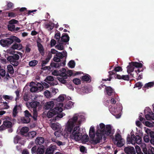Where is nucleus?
<instances>
[{
    "instance_id": "b1692460",
    "label": "nucleus",
    "mask_w": 154,
    "mask_h": 154,
    "mask_svg": "<svg viewBox=\"0 0 154 154\" xmlns=\"http://www.w3.org/2000/svg\"><path fill=\"white\" fill-rule=\"evenodd\" d=\"M44 142V139L42 137H38L35 140V143L37 145H41Z\"/></svg>"
},
{
    "instance_id": "603ef678",
    "label": "nucleus",
    "mask_w": 154,
    "mask_h": 154,
    "mask_svg": "<svg viewBox=\"0 0 154 154\" xmlns=\"http://www.w3.org/2000/svg\"><path fill=\"white\" fill-rule=\"evenodd\" d=\"M44 95L48 98H49L51 97L50 92L46 90L44 92Z\"/></svg>"
},
{
    "instance_id": "c756f323",
    "label": "nucleus",
    "mask_w": 154,
    "mask_h": 154,
    "mask_svg": "<svg viewBox=\"0 0 154 154\" xmlns=\"http://www.w3.org/2000/svg\"><path fill=\"white\" fill-rule=\"evenodd\" d=\"M29 131V128L26 127H23L20 130L21 134L24 135L25 134H27Z\"/></svg>"
},
{
    "instance_id": "2eb2a0df",
    "label": "nucleus",
    "mask_w": 154,
    "mask_h": 154,
    "mask_svg": "<svg viewBox=\"0 0 154 154\" xmlns=\"http://www.w3.org/2000/svg\"><path fill=\"white\" fill-rule=\"evenodd\" d=\"M105 90L107 95L111 96L115 95V93L112 88L110 86H106Z\"/></svg>"
},
{
    "instance_id": "f03ea898",
    "label": "nucleus",
    "mask_w": 154,
    "mask_h": 154,
    "mask_svg": "<svg viewBox=\"0 0 154 154\" xmlns=\"http://www.w3.org/2000/svg\"><path fill=\"white\" fill-rule=\"evenodd\" d=\"M20 40L17 37L12 35L10 38L2 39L0 40V44L4 47H9L14 42L20 43Z\"/></svg>"
},
{
    "instance_id": "bf43d9fd",
    "label": "nucleus",
    "mask_w": 154,
    "mask_h": 154,
    "mask_svg": "<svg viewBox=\"0 0 154 154\" xmlns=\"http://www.w3.org/2000/svg\"><path fill=\"white\" fill-rule=\"evenodd\" d=\"M31 45L30 44L26 45L25 47V51L26 52L29 53L30 52L31 49L30 48Z\"/></svg>"
},
{
    "instance_id": "f704fd0d",
    "label": "nucleus",
    "mask_w": 154,
    "mask_h": 154,
    "mask_svg": "<svg viewBox=\"0 0 154 154\" xmlns=\"http://www.w3.org/2000/svg\"><path fill=\"white\" fill-rule=\"evenodd\" d=\"M131 63L134 67L137 68H141L143 66V64L141 63L138 62H131Z\"/></svg>"
},
{
    "instance_id": "8fccbe9b",
    "label": "nucleus",
    "mask_w": 154,
    "mask_h": 154,
    "mask_svg": "<svg viewBox=\"0 0 154 154\" xmlns=\"http://www.w3.org/2000/svg\"><path fill=\"white\" fill-rule=\"evenodd\" d=\"M38 63V61L36 60L31 61L29 62V64L30 66H34L36 65Z\"/></svg>"
},
{
    "instance_id": "7ed1b4c3",
    "label": "nucleus",
    "mask_w": 154,
    "mask_h": 154,
    "mask_svg": "<svg viewBox=\"0 0 154 154\" xmlns=\"http://www.w3.org/2000/svg\"><path fill=\"white\" fill-rule=\"evenodd\" d=\"M105 128V126L103 123H101L99 124V127L97 128L96 133L97 136L96 140L93 141L94 144L99 143L102 140L103 136L104 135V132Z\"/></svg>"
},
{
    "instance_id": "de8ad7c7",
    "label": "nucleus",
    "mask_w": 154,
    "mask_h": 154,
    "mask_svg": "<svg viewBox=\"0 0 154 154\" xmlns=\"http://www.w3.org/2000/svg\"><path fill=\"white\" fill-rule=\"evenodd\" d=\"M123 140L122 139L118 140L116 142V145L118 147H121L124 145V143H123Z\"/></svg>"
},
{
    "instance_id": "4c0bfd02",
    "label": "nucleus",
    "mask_w": 154,
    "mask_h": 154,
    "mask_svg": "<svg viewBox=\"0 0 154 154\" xmlns=\"http://www.w3.org/2000/svg\"><path fill=\"white\" fill-rule=\"evenodd\" d=\"M74 103L71 101H69L65 105V107L67 109L71 108L73 105Z\"/></svg>"
},
{
    "instance_id": "aec40b11",
    "label": "nucleus",
    "mask_w": 154,
    "mask_h": 154,
    "mask_svg": "<svg viewBox=\"0 0 154 154\" xmlns=\"http://www.w3.org/2000/svg\"><path fill=\"white\" fill-rule=\"evenodd\" d=\"M143 151L145 154H154V148L149 149L148 150L146 147L143 148Z\"/></svg>"
},
{
    "instance_id": "bb28decb",
    "label": "nucleus",
    "mask_w": 154,
    "mask_h": 154,
    "mask_svg": "<svg viewBox=\"0 0 154 154\" xmlns=\"http://www.w3.org/2000/svg\"><path fill=\"white\" fill-rule=\"evenodd\" d=\"M45 151V147L43 146H41L37 149V154H42Z\"/></svg>"
},
{
    "instance_id": "052dcab7",
    "label": "nucleus",
    "mask_w": 154,
    "mask_h": 154,
    "mask_svg": "<svg viewBox=\"0 0 154 154\" xmlns=\"http://www.w3.org/2000/svg\"><path fill=\"white\" fill-rule=\"evenodd\" d=\"M31 152L32 154H37V149L36 146L33 147L31 149Z\"/></svg>"
},
{
    "instance_id": "f257e3e1",
    "label": "nucleus",
    "mask_w": 154,
    "mask_h": 154,
    "mask_svg": "<svg viewBox=\"0 0 154 154\" xmlns=\"http://www.w3.org/2000/svg\"><path fill=\"white\" fill-rule=\"evenodd\" d=\"M80 116L81 118L84 117L82 116H79L78 114H74L72 118L69 120L66 128L67 132L70 133L72 132L70 135L71 137L76 141L80 140L82 136V133L79 132V127L82 120L79 118Z\"/></svg>"
},
{
    "instance_id": "4be33fe9",
    "label": "nucleus",
    "mask_w": 154,
    "mask_h": 154,
    "mask_svg": "<svg viewBox=\"0 0 154 154\" xmlns=\"http://www.w3.org/2000/svg\"><path fill=\"white\" fill-rule=\"evenodd\" d=\"M154 86V82H149L146 83L143 88V90L145 91L146 88L148 89Z\"/></svg>"
},
{
    "instance_id": "09e8293b",
    "label": "nucleus",
    "mask_w": 154,
    "mask_h": 154,
    "mask_svg": "<svg viewBox=\"0 0 154 154\" xmlns=\"http://www.w3.org/2000/svg\"><path fill=\"white\" fill-rule=\"evenodd\" d=\"M21 140V138L19 136L17 135L14 138V142L15 143L17 144L18 143L19 141Z\"/></svg>"
},
{
    "instance_id": "e2e57ef3",
    "label": "nucleus",
    "mask_w": 154,
    "mask_h": 154,
    "mask_svg": "<svg viewBox=\"0 0 154 154\" xmlns=\"http://www.w3.org/2000/svg\"><path fill=\"white\" fill-rule=\"evenodd\" d=\"M38 50L41 55L43 56L45 54V51L43 47L38 48Z\"/></svg>"
},
{
    "instance_id": "cd10ccee",
    "label": "nucleus",
    "mask_w": 154,
    "mask_h": 154,
    "mask_svg": "<svg viewBox=\"0 0 154 154\" xmlns=\"http://www.w3.org/2000/svg\"><path fill=\"white\" fill-rule=\"evenodd\" d=\"M40 103L37 101L32 102L30 103V106L33 109H36L37 106L39 105Z\"/></svg>"
},
{
    "instance_id": "2f4dec72",
    "label": "nucleus",
    "mask_w": 154,
    "mask_h": 154,
    "mask_svg": "<svg viewBox=\"0 0 154 154\" xmlns=\"http://www.w3.org/2000/svg\"><path fill=\"white\" fill-rule=\"evenodd\" d=\"M141 137L138 135H137L135 136V140L134 143H136L138 144H140L141 143Z\"/></svg>"
},
{
    "instance_id": "c85d7f7f",
    "label": "nucleus",
    "mask_w": 154,
    "mask_h": 154,
    "mask_svg": "<svg viewBox=\"0 0 154 154\" xmlns=\"http://www.w3.org/2000/svg\"><path fill=\"white\" fill-rule=\"evenodd\" d=\"M18 107H20V106L16 105L14 107L13 109L12 112V116L14 117H15L18 113V112L17 111V108Z\"/></svg>"
},
{
    "instance_id": "e433bc0d",
    "label": "nucleus",
    "mask_w": 154,
    "mask_h": 154,
    "mask_svg": "<svg viewBox=\"0 0 154 154\" xmlns=\"http://www.w3.org/2000/svg\"><path fill=\"white\" fill-rule=\"evenodd\" d=\"M8 70V73L13 74L14 73V70L13 66L11 65H9L7 66Z\"/></svg>"
},
{
    "instance_id": "0e129e2a",
    "label": "nucleus",
    "mask_w": 154,
    "mask_h": 154,
    "mask_svg": "<svg viewBox=\"0 0 154 154\" xmlns=\"http://www.w3.org/2000/svg\"><path fill=\"white\" fill-rule=\"evenodd\" d=\"M41 69L44 70H48L50 71L51 69V67L50 66H43V67H42Z\"/></svg>"
},
{
    "instance_id": "dca6fc26",
    "label": "nucleus",
    "mask_w": 154,
    "mask_h": 154,
    "mask_svg": "<svg viewBox=\"0 0 154 154\" xmlns=\"http://www.w3.org/2000/svg\"><path fill=\"white\" fill-rule=\"evenodd\" d=\"M122 69L121 67L120 66H118L115 67L114 69L112 71H110L109 72V73L110 75H115L117 74L116 72H119L120 71H122Z\"/></svg>"
},
{
    "instance_id": "20e7f679",
    "label": "nucleus",
    "mask_w": 154,
    "mask_h": 154,
    "mask_svg": "<svg viewBox=\"0 0 154 154\" xmlns=\"http://www.w3.org/2000/svg\"><path fill=\"white\" fill-rule=\"evenodd\" d=\"M20 57L17 54H14L12 56H10L7 58V60L9 61L10 63L14 66H17L19 64L17 61L19 59Z\"/></svg>"
},
{
    "instance_id": "49530a36",
    "label": "nucleus",
    "mask_w": 154,
    "mask_h": 154,
    "mask_svg": "<svg viewBox=\"0 0 154 154\" xmlns=\"http://www.w3.org/2000/svg\"><path fill=\"white\" fill-rule=\"evenodd\" d=\"M82 80L84 81L85 82H88L90 80H91L90 79V76L89 75H84L82 77ZM91 80H90V81Z\"/></svg>"
},
{
    "instance_id": "864d4df0",
    "label": "nucleus",
    "mask_w": 154,
    "mask_h": 154,
    "mask_svg": "<svg viewBox=\"0 0 154 154\" xmlns=\"http://www.w3.org/2000/svg\"><path fill=\"white\" fill-rule=\"evenodd\" d=\"M51 127L54 130H57L59 128V125L55 123H52L51 125Z\"/></svg>"
},
{
    "instance_id": "39448f33",
    "label": "nucleus",
    "mask_w": 154,
    "mask_h": 154,
    "mask_svg": "<svg viewBox=\"0 0 154 154\" xmlns=\"http://www.w3.org/2000/svg\"><path fill=\"white\" fill-rule=\"evenodd\" d=\"M24 117L21 118V122L23 123H28L30 121V117H32V116L28 110H26L24 112Z\"/></svg>"
},
{
    "instance_id": "680f3d73",
    "label": "nucleus",
    "mask_w": 154,
    "mask_h": 154,
    "mask_svg": "<svg viewBox=\"0 0 154 154\" xmlns=\"http://www.w3.org/2000/svg\"><path fill=\"white\" fill-rule=\"evenodd\" d=\"M143 85L142 83L140 82H137L135 84V87L138 88L139 89H140Z\"/></svg>"
},
{
    "instance_id": "c03bdc74",
    "label": "nucleus",
    "mask_w": 154,
    "mask_h": 154,
    "mask_svg": "<svg viewBox=\"0 0 154 154\" xmlns=\"http://www.w3.org/2000/svg\"><path fill=\"white\" fill-rule=\"evenodd\" d=\"M122 138L121 135L119 134H117L115 136V138L114 140L115 143H116L117 141L122 140Z\"/></svg>"
},
{
    "instance_id": "4d7b16f0",
    "label": "nucleus",
    "mask_w": 154,
    "mask_h": 154,
    "mask_svg": "<svg viewBox=\"0 0 154 154\" xmlns=\"http://www.w3.org/2000/svg\"><path fill=\"white\" fill-rule=\"evenodd\" d=\"M114 95V97H112V98L110 100L111 103L113 104H115L116 103V100L117 99L116 96V95L115 94Z\"/></svg>"
},
{
    "instance_id": "393cba45",
    "label": "nucleus",
    "mask_w": 154,
    "mask_h": 154,
    "mask_svg": "<svg viewBox=\"0 0 154 154\" xmlns=\"http://www.w3.org/2000/svg\"><path fill=\"white\" fill-rule=\"evenodd\" d=\"M45 27L49 31H51L54 28V24L52 22H50L45 24Z\"/></svg>"
},
{
    "instance_id": "0eeeda50",
    "label": "nucleus",
    "mask_w": 154,
    "mask_h": 154,
    "mask_svg": "<svg viewBox=\"0 0 154 154\" xmlns=\"http://www.w3.org/2000/svg\"><path fill=\"white\" fill-rule=\"evenodd\" d=\"M57 57H54L53 60L56 62H59L61 59H63L67 56V53L66 51H63V53L58 52L56 54Z\"/></svg>"
},
{
    "instance_id": "412c9836",
    "label": "nucleus",
    "mask_w": 154,
    "mask_h": 154,
    "mask_svg": "<svg viewBox=\"0 0 154 154\" xmlns=\"http://www.w3.org/2000/svg\"><path fill=\"white\" fill-rule=\"evenodd\" d=\"M135 137L134 134H132L131 133V137H130V135H128L127 137V140L130 143L133 144V143H134L135 140Z\"/></svg>"
},
{
    "instance_id": "a19ab883",
    "label": "nucleus",
    "mask_w": 154,
    "mask_h": 154,
    "mask_svg": "<svg viewBox=\"0 0 154 154\" xmlns=\"http://www.w3.org/2000/svg\"><path fill=\"white\" fill-rule=\"evenodd\" d=\"M69 67L71 68H74L75 66V63L73 60H70L68 64Z\"/></svg>"
},
{
    "instance_id": "338daca9",
    "label": "nucleus",
    "mask_w": 154,
    "mask_h": 154,
    "mask_svg": "<svg viewBox=\"0 0 154 154\" xmlns=\"http://www.w3.org/2000/svg\"><path fill=\"white\" fill-rule=\"evenodd\" d=\"M5 71L3 69H0V75L2 77H4L5 75Z\"/></svg>"
},
{
    "instance_id": "473e14b6",
    "label": "nucleus",
    "mask_w": 154,
    "mask_h": 154,
    "mask_svg": "<svg viewBox=\"0 0 154 154\" xmlns=\"http://www.w3.org/2000/svg\"><path fill=\"white\" fill-rule=\"evenodd\" d=\"M63 78L58 77L57 79L61 83L63 84H65L66 83V81L65 79L67 78V76L66 75L63 76Z\"/></svg>"
},
{
    "instance_id": "5fc2aeb1",
    "label": "nucleus",
    "mask_w": 154,
    "mask_h": 154,
    "mask_svg": "<svg viewBox=\"0 0 154 154\" xmlns=\"http://www.w3.org/2000/svg\"><path fill=\"white\" fill-rule=\"evenodd\" d=\"M55 48L56 49L60 50H62L64 49L63 46L62 45V44H59L57 45H56Z\"/></svg>"
},
{
    "instance_id": "a878e982",
    "label": "nucleus",
    "mask_w": 154,
    "mask_h": 154,
    "mask_svg": "<svg viewBox=\"0 0 154 154\" xmlns=\"http://www.w3.org/2000/svg\"><path fill=\"white\" fill-rule=\"evenodd\" d=\"M95 133H90L89 132V137L91 138V139L90 140V142L92 144L95 145L96 144H94V143L93 142V141L94 140H96L97 139V136L94 139V138L95 136Z\"/></svg>"
},
{
    "instance_id": "f8f14e48",
    "label": "nucleus",
    "mask_w": 154,
    "mask_h": 154,
    "mask_svg": "<svg viewBox=\"0 0 154 154\" xmlns=\"http://www.w3.org/2000/svg\"><path fill=\"white\" fill-rule=\"evenodd\" d=\"M147 109L149 111L147 112L148 113L145 115V117L147 120H150L151 119L154 120V113L151 111V109L149 108H148Z\"/></svg>"
},
{
    "instance_id": "ea45409f",
    "label": "nucleus",
    "mask_w": 154,
    "mask_h": 154,
    "mask_svg": "<svg viewBox=\"0 0 154 154\" xmlns=\"http://www.w3.org/2000/svg\"><path fill=\"white\" fill-rule=\"evenodd\" d=\"M3 97V98L6 100H10L11 101L14 100V97L12 96L4 95Z\"/></svg>"
},
{
    "instance_id": "6e6552de",
    "label": "nucleus",
    "mask_w": 154,
    "mask_h": 154,
    "mask_svg": "<svg viewBox=\"0 0 154 154\" xmlns=\"http://www.w3.org/2000/svg\"><path fill=\"white\" fill-rule=\"evenodd\" d=\"M55 109L57 110V116L55 118V120H59L60 119L62 118L65 114L64 113L62 112L63 109L60 107H55Z\"/></svg>"
},
{
    "instance_id": "13d9d810",
    "label": "nucleus",
    "mask_w": 154,
    "mask_h": 154,
    "mask_svg": "<svg viewBox=\"0 0 154 154\" xmlns=\"http://www.w3.org/2000/svg\"><path fill=\"white\" fill-rule=\"evenodd\" d=\"M73 83L76 85L80 84L81 83V81L78 78L74 79L73 80Z\"/></svg>"
},
{
    "instance_id": "6ab92c4d",
    "label": "nucleus",
    "mask_w": 154,
    "mask_h": 154,
    "mask_svg": "<svg viewBox=\"0 0 154 154\" xmlns=\"http://www.w3.org/2000/svg\"><path fill=\"white\" fill-rule=\"evenodd\" d=\"M11 46V48L13 50L17 49L18 50H21L23 48L22 45L19 43L17 44L16 42Z\"/></svg>"
},
{
    "instance_id": "f3484780",
    "label": "nucleus",
    "mask_w": 154,
    "mask_h": 154,
    "mask_svg": "<svg viewBox=\"0 0 154 154\" xmlns=\"http://www.w3.org/2000/svg\"><path fill=\"white\" fill-rule=\"evenodd\" d=\"M57 113V110L55 109V108L54 109L50 110V111L47 112V116L48 118H51L56 115Z\"/></svg>"
},
{
    "instance_id": "a18cd8bd",
    "label": "nucleus",
    "mask_w": 154,
    "mask_h": 154,
    "mask_svg": "<svg viewBox=\"0 0 154 154\" xmlns=\"http://www.w3.org/2000/svg\"><path fill=\"white\" fill-rule=\"evenodd\" d=\"M6 14H8V17H15L18 14L17 13H14L13 12H6Z\"/></svg>"
},
{
    "instance_id": "4468645a",
    "label": "nucleus",
    "mask_w": 154,
    "mask_h": 154,
    "mask_svg": "<svg viewBox=\"0 0 154 154\" xmlns=\"http://www.w3.org/2000/svg\"><path fill=\"white\" fill-rule=\"evenodd\" d=\"M114 78L119 79H123L125 81H128L129 80V77L128 75H121L119 74H116L114 75Z\"/></svg>"
},
{
    "instance_id": "423d86ee",
    "label": "nucleus",
    "mask_w": 154,
    "mask_h": 154,
    "mask_svg": "<svg viewBox=\"0 0 154 154\" xmlns=\"http://www.w3.org/2000/svg\"><path fill=\"white\" fill-rule=\"evenodd\" d=\"M8 24L7 25L8 30L11 32L14 31L15 28V24L17 25L19 24V21L14 19H12L8 21Z\"/></svg>"
},
{
    "instance_id": "6e6d98bb",
    "label": "nucleus",
    "mask_w": 154,
    "mask_h": 154,
    "mask_svg": "<svg viewBox=\"0 0 154 154\" xmlns=\"http://www.w3.org/2000/svg\"><path fill=\"white\" fill-rule=\"evenodd\" d=\"M20 91L17 89L16 91H15V93L16 97L15 99V100L17 101V100H19L20 99Z\"/></svg>"
},
{
    "instance_id": "79ce46f5",
    "label": "nucleus",
    "mask_w": 154,
    "mask_h": 154,
    "mask_svg": "<svg viewBox=\"0 0 154 154\" xmlns=\"http://www.w3.org/2000/svg\"><path fill=\"white\" fill-rule=\"evenodd\" d=\"M81 139H82V142H88L89 140V137L88 135H83L82 136Z\"/></svg>"
},
{
    "instance_id": "58836bf2",
    "label": "nucleus",
    "mask_w": 154,
    "mask_h": 154,
    "mask_svg": "<svg viewBox=\"0 0 154 154\" xmlns=\"http://www.w3.org/2000/svg\"><path fill=\"white\" fill-rule=\"evenodd\" d=\"M38 116V113L36 109H33V116L32 117L33 118V119L35 121H36L37 119V117Z\"/></svg>"
},
{
    "instance_id": "9d476101",
    "label": "nucleus",
    "mask_w": 154,
    "mask_h": 154,
    "mask_svg": "<svg viewBox=\"0 0 154 154\" xmlns=\"http://www.w3.org/2000/svg\"><path fill=\"white\" fill-rule=\"evenodd\" d=\"M113 133L112 131V127L110 125H106L105 131L104 132V135L106 136H111L113 135Z\"/></svg>"
},
{
    "instance_id": "1a4fd4ad",
    "label": "nucleus",
    "mask_w": 154,
    "mask_h": 154,
    "mask_svg": "<svg viewBox=\"0 0 154 154\" xmlns=\"http://www.w3.org/2000/svg\"><path fill=\"white\" fill-rule=\"evenodd\" d=\"M12 126V123L11 122L4 120L2 125L0 126V131L4 130L7 128H11Z\"/></svg>"
},
{
    "instance_id": "72a5a7b5",
    "label": "nucleus",
    "mask_w": 154,
    "mask_h": 154,
    "mask_svg": "<svg viewBox=\"0 0 154 154\" xmlns=\"http://www.w3.org/2000/svg\"><path fill=\"white\" fill-rule=\"evenodd\" d=\"M36 132L35 131H32L29 132L28 135L29 139H32L34 138L36 135Z\"/></svg>"
},
{
    "instance_id": "c9c22d12",
    "label": "nucleus",
    "mask_w": 154,
    "mask_h": 154,
    "mask_svg": "<svg viewBox=\"0 0 154 154\" xmlns=\"http://www.w3.org/2000/svg\"><path fill=\"white\" fill-rule=\"evenodd\" d=\"M61 37L60 32L59 31L55 34L54 36V38L57 40L58 43L60 42Z\"/></svg>"
},
{
    "instance_id": "69168bd1",
    "label": "nucleus",
    "mask_w": 154,
    "mask_h": 154,
    "mask_svg": "<svg viewBox=\"0 0 154 154\" xmlns=\"http://www.w3.org/2000/svg\"><path fill=\"white\" fill-rule=\"evenodd\" d=\"M49 61V59H47L46 58L45 60H43L42 61V63L41 64L42 67H43V66H45V64H46Z\"/></svg>"
},
{
    "instance_id": "9b49d317",
    "label": "nucleus",
    "mask_w": 154,
    "mask_h": 154,
    "mask_svg": "<svg viewBox=\"0 0 154 154\" xmlns=\"http://www.w3.org/2000/svg\"><path fill=\"white\" fill-rule=\"evenodd\" d=\"M69 37L67 33H63L61 37V40L60 42H59V44H63V42H69Z\"/></svg>"
},
{
    "instance_id": "37998d69",
    "label": "nucleus",
    "mask_w": 154,
    "mask_h": 154,
    "mask_svg": "<svg viewBox=\"0 0 154 154\" xmlns=\"http://www.w3.org/2000/svg\"><path fill=\"white\" fill-rule=\"evenodd\" d=\"M61 64L56 63L54 62H52L50 64L51 67L58 68L60 66Z\"/></svg>"
},
{
    "instance_id": "a211bd4d",
    "label": "nucleus",
    "mask_w": 154,
    "mask_h": 154,
    "mask_svg": "<svg viewBox=\"0 0 154 154\" xmlns=\"http://www.w3.org/2000/svg\"><path fill=\"white\" fill-rule=\"evenodd\" d=\"M54 105V102L53 101H50L47 102L45 105V108L46 109L51 110Z\"/></svg>"
},
{
    "instance_id": "ddd939ff",
    "label": "nucleus",
    "mask_w": 154,
    "mask_h": 154,
    "mask_svg": "<svg viewBox=\"0 0 154 154\" xmlns=\"http://www.w3.org/2000/svg\"><path fill=\"white\" fill-rule=\"evenodd\" d=\"M125 152L127 154H135V149L134 147L127 146L124 148Z\"/></svg>"
},
{
    "instance_id": "7c9ffc66",
    "label": "nucleus",
    "mask_w": 154,
    "mask_h": 154,
    "mask_svg": "<svg viewBox=\"0 0 154 154\" xmlns=\"http://www.w3.org/2000/svg\"><path fill=\"white\" fill-rule=\"evenodd\" d=\"M54 150L53 146L48 148L45 152V154H53Z\"/></svg>"
},
{
    "instance_id": "3c124183",
    "label": "nucleus",
    "mask_w": 154,
    "mask_h": 154,
    "mask_svg": "<svg viewBox=\"0 0 154 154\" xmlns=\"http://www.w3.org/2000/svg\"><path fill=\"white\" fill-rule=\"evenodd\" d=\"M30 91L32 92H34L36 91L39 92V91L37 87L34 86L31 88Z\"/></svg>"
},
{
    "instance_id": "5701e85b",
    "label": "nucleus",
    "mask_w": 154,
    "mask_h": 154,
    "mask_svg": "<svg viewBox=\"0 0 154 154\" xmlns=\"http://www.w3.org/2000/svg\"><path fill=\"white\" fill-rule=\"evenodd\" d=\"M127 68L128 73L130 74V75H132V74L130 73L134 71V66L132 65L131 62L129 63V65L128 66Z\"/></svg>"
},
{
    "instance_id": "774afa93",
    "label": "nucleus",
    "mask_w": 154,
    "mask_h": 154,
    "mask_svg": "<svg viewBox=\"0 0 154 154\" xmlns=\"http://www.w3.org/2000/svg\"><path fill=\"white\" fill-rule=\"evenodd\" d=\"M37 87L38 88L39 91H40L42 90L43 88V86L40 83H38L37 84Z\"/></svg>"
}]
</instances>
